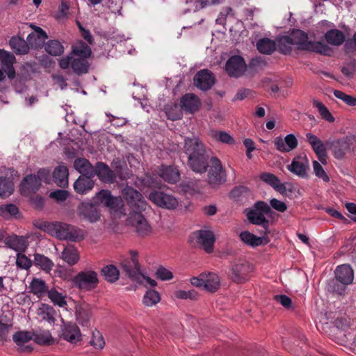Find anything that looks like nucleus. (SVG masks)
Listing matches in <instances>:
<instances>
[{
  "label": "nucleus",
  "mask_w": 356,
  "mask_h": 356,
  "mask_svg": "<svg viewBox=\"0 0 356 356\" xmlns=\"http://www.w3.org/2000/svg\"><path fill=\"white\" fill-rule=\"evenodd\" d=\"M326 42L333 46H340L346 41L344 33L337 29H332L325 33Z\"/></svg>",
  "instance_id": "58836bf2"
},
{
  "label": "nucleus",
  "mask_w": 356,
  "mask_h": 356,
  "mask_svg": "<svg viewBox=\"0 0 356 356\" xmlns=\"http://www.w3.org/2000/svg\"><path fill=\"white\" fill-rule=\"evenodd\" d=\"M0 216L5 220L19 219L22 217V213L17 205L8 203L0 205Z\"/></svg>",
  "instance_id": "4c0bfd02"
},
{
  "label": "nucleus",
  "mask_w": 356,
  "mask_h": 356,
  "mask_svg": "<svg viewBox=\"0 0 356 356\" xmlns=\"http://www.w3.org/2000/svg\"><path fill=\"white\" fill-rule=\"evenodd\" d=\"M44 47L45 51L52 56H60L64 53V47L58 40H49Z\"/></svg>",
  "instance_id": "49530a36"
},
{
  "label": "nucleus",
  "mask_w": 356,
  "mask_h": 356,
  "mask_svg": "<svg viewBox=\"0 0 356 356\" xmlns=\"http://www.w3.org/2000/svg\"><path fill=\"white\" fill-rule=\"evenodd\" d=\"M9 44L11 49L17 55H24L29 53L30 45L28 40H25L23 38L15 35L10 38Z\"/></svg>",
  "instance_id": "c85d7f7f"
},
{
  "label": "nucleus",
  "mask_w": 356,
  "mask_h": 356,
  "mask_svg": "<svg viewBox=\"0 0 356 356\" xmlns=\"http://www.w3.org/2000/svg\"><path fill=\"white\" fill-rule=\"evenodd\" d=\"M160 300L159 293L154 289L147 290L143 296V303L147 307L156 305Z\"/></svg>",
  "instance_id": "bf43d9fd"
},
{
  "label": "nucleus",
  "mask_w": 356,
  "mask_h": 356,
  "mask_svg": "<svg viewBox=\"0 0 356 356\" xmlns=\"http://www.w3.org/2000/svg\"><path fill=\"white\" fill-rule=\"evenodd\" d=\"M74 286L81 291H91L99 284V278L95 270H82L79 272L72 280Z\"/></svg>",
  "instance_id": "0eeeda50"
},
{
  "label": "nucleus",
  "mask_w": 356,
  "mask_h": 356,
  "mask_svg": "<svg viewBox=\"0 0 356 356\" xmlns=\"http://www.w3.org/2000/svg\"><path fill=\"white\" fill-rule=\"evenodd\" d=\"M122 195L127 204L134 209L140 212L146 208V202L144 200L142 194L132 186H127L122 190Z\"/></svg>",
  "instance_id": "f8f14e48"
},
{
  "label": "nucleus",
  "mask_w": 356,
  "mask_h": 356,
  "mask_svg": "<svg viewBox=\"0 0 356 356\" xmlns=\"http://www.w3.org/2000/svg\"><path fill=\"white\" fill-rule=\"evenodd\" d=\"M274 145L276 149L280 152H289L298 146V139L293 134L286 135L284 138L277 136L274 138Z\"/></svg>",
  "instance_id": "4be33fe9"
},
{
  "label": "nucleus",
  "mask_w": 356,
  "mask_h": 356,
  "mask_svg": "<svg viewBox=\"0 0 356 356\" xmlns=\"http://www.w3.org/2000/svg\"><path fill=\"white\" fill-rule=\"evenodd\" d=\"M246 68L244 58L241 56L234 55L227 60L225 70L229 76L238 78L244 74Z\"/></svg>",
  "instance_id": "ddd939ff"
},
{
  "label": "nucleus",
  "mask_w": 356,
  "mask_h": 356,
  "mask_svg": "<svg viewBox=\"0 0 356 356\" xmlns=\"http://www.w3.org/2000/svg\"><path fill=\"white\" fill-rule=\"evenodd\" d=\"M287 169L293 174L301 178H307V170H309V162L307 157L298 156L293 158Z\"/></svg>",
  "instance_id": "412c9836"
},
{
  "label": "nucleus",
  "mask_w": 356,
  "mask_h": 356,
  "mask_svg": "<svg viewBox=\"0 0 356 356\" xmlns=\"http://www.w3.org/2000/svg\"><path fill=\"white\" fill-rule=\"evenodd\" d=\"M243 213L250 224L262 227V229L259 231L260 234H269L270 233V221L265 215L273 218L275 212L273 211L272 207L267 202L258 200L252 207L246 208Z\"/></svg>",
  "instance_id": "f03ea898"
},
{
  "label": "nucleus",
  "mask_w": 356,
  "mask_h": 356,
  "mask_svg": "<svg viewBox=\"0 0 356 356\" xmlns=\"http://www.w3.org/2000/svg\"><path fill=\"white\" fill-rule=\"evenodd\" d=\"M334 95L339 99H341L343 102H344L347 105L350 106H356V97L347 95L345 92L335 90L334 91Z\"/></svg>",
  "instance_id": "338daca9"
},
{
  "label": "nucleus",
  "mask_w": 356,
  "mask_h": 356,
  "mask_svg": "<svg viewBox=\"0 0 356 356\" xmlns=\"http://www.w3.org/2000/svg\"><path fill=\"white\" fill-rule=\"evenodd\" d=\"M29 288L30 292L38 297L49 291L46 282L43 280L35 277L32 280Z\"/></svg>",
  "instance_id": "864d4df0"
},
{
  "label": "nucleus",
  "mask_w": 356,
  "mask_h": 356,
  "mask_svg": "<svg viewBox=\"0 0 356 356\" xmlns=\"http://www.w3.org/2000/svg\"><path fill=\"white\" fill-rule=\"evenodd\" d=\"M74 167L81 174L80 176L93 177L95 175V167L94 168L90 161L85 158L76 159L74 162Z\"/></svg>",
  "instance_id": "7c9ffc66"
},
{
  "label": "nucleus",
  "mask_w": 356,
  "mask_h": 356,
  "mask_svg": "<svg viewBox=\"0 0 356 356\" xmlns=\"http://www.w3.org/2000/svg\"><path fill=\"white\" fill-rule=\"evenodd\" d=\"M40 180L37 179L35 174L25 176L19 184V192L23 196L35 193L40 188Z\"/></svg>",
  "instance_id": "6ab92c4d"
},
{
  "label": "nucleus",
  "mask_w": 356,
  "mask_h": 356,
  "mask_svg": "<svg viewBox=\"0 0 356 356\" xmlns=\"http://www.w3.org/2000/svg\"><path fill=\"white\" fill-rule=\"evenodd\" d=\"M47 295L49 298L54 305H58L60 307H63L67 305L65 296H64L61 293L58 292L55 289L49 290Z\"/></svg>",
  "instance_id": "4d7b16f0"
},
{
  "label": "nucleus",
  "mask_w": 356,
  "mask_h": 356,
  "mask_svg": "<svg viewBox=\"0 0 356 356\" xmlns=\"http://www.w3.org/2000/svg\"><path fill=\"white\" fill-rule=\"evenodd\" d=\"M207 278L204 279V289L210 293L217 291L220 286L218 275L214 273H206Z\"/></svg>",
  "instance_id": "37998d69"
},
{
  "label": "nucleus",
  "mask_w": 356,
  "mask_h": 356,
  "mask_svg": "<svg viewBox=\"0 0 356 356\" xmlns=\"http://www.w3.org/2000/svg\"><path fill=\"white\" fill-rule=\"evenodd\" d=\"M130 222L135 227V232L139 236H148L152 232V227L145 218L138 211L131 215L129 218Z\"/></svg>",
  "instance_id": "a211bd4d"
},
{
  "label": "nucleus",
  "mask_w": 356,
  "mask_h": 356,
  "mask_svg": "<svg viewBox=\"0 0 356 356\" xmlns=\"http://www.w3.org/2000/svg\"><path fill=\"white\" fill-rule=\"evenodd\" d=\"M33 340V332L30 331H17L13 335V341L19 346Z\"/></svg>",
  "instance_id": "5fc2aeb1"
},
{
  "label": "nucleus",
  "mask_w": 356,
  "mask_h": 356,
  "mask_svg": "<svg viewBox=\"0 0 356 356\" xmlns=\"http://www.w3.org/2000/svg\"><path fill=\"white\" fill-rule=\"evenodd\" d=\"M62 258L68 264L74 265L79 259L78 250L74 245L67 246L62 252Z\"/></svg>",
  "instance_id": "3c124183"
},
{
  "label": "nucleus",
  "mask_w": 356,
  "mask_h": 356,
  "mask_svg": "<svg viewBox=\"0 0 356 356\" xmlns=\"http://www.w3.org/2000/svg\"><path fill=\"white\" fill-rule=\"evenodd\" d=\"M313 106L318 108V113L323 120L329 122H334V118L329 111L327 108L321 102H319L316 99H314Z\"/></svg>",
  "instance_id": "6e6d98bb"
},
{
  "label": "nucleus",
  "mask_w": 356,
  "mask_h": 356,
  "mask_svg": "<svg viewBox=\"0 0 356 356\" xmlns=\"http://www.w3.org/2000/svg\"><path fill=\"white\" fill-rule=\"evenodd\" d=\"M13 191L14 182L13 179L8 177H0V197H8L13 193Z\"/></svg>",
  "instance_id": "de8ad7c7"
},
{
  "label": "nucleus",
  "mask_w": 356,
  "mask_h": 356,
  "mask_svg": "<svg viewBox=\"0 0 356 356\" xmlns=\"http://www.w3.org/2000/svg\"><path fill=\"white\" fill-rule=\"evenodd\" d=\"M175 296L179 299H190L191 300H197L200 296L199 293L194 289H191L188 291L184 290H178L175 291Z\"/></svg>",
  "instance_id": "e2e57ef3"
},
{
  "label": "nucleus",
  "mask_w": 356,
  "mask_h": 356,
  "mask_svg": "<svg viewBox=\"0 0 356 356\" xmlns=\"http://www.w3.org/2000/svg\"><path fill=\"white\" fill-rule=\"evenodd\" d=\"M51 230L60 240L79 242L84 239V231L73 225L56 221L51 223Z\"/></svg>",
  "instance_id": "20e7f679"
},
{
  "label": "nucleus",
  "mask_w": 356,
  "mask_h": 356,
  "mask_svg": "<svg viewBox=\"0 0 356 356\" xmlns=\"http://www.w3.org/2000/svg\"><path fill=\"white\" fill-rule=\"evenodd\" d=\"M347 284L342 281L338 280L337 277L330 279L327 281L325 289L327 292L339 296H343L347 287Z\"/></svg>",
  "instance_id": "79ce46f5"
},
{
  "label": "nucleus",
  "mask_w": 356,
  "mask_h": 356,
  "mask_svg": "<svg viewBox=\"0 0 356 356\" xmlns=\"http://www.w3.org/2000/svg\"><path fill=\"white\" fill-rule=\"evenodd\" d=\"M216 82L213 73L208 69L198 71L193 77V84L200 90L207 91Z\"/></svg>",
  "instance_id": "2eb2a0df"
},
{
  "label": "nucleus",
  "mask_w": 356,
  "mask_h": 356,
  "mask_svg": "<svg viewBox=\"0 0 356 356\" xmlns=\"http://www.w3.org/2000/svg\"><path fill=\"white\" fill-rule=\"evenodd\" d=\"M211 161L207 171V181L212 188H216L226 183L227 175L225 168L217 156H212Z\"/></svg>",
  "instance_id": "39448f33"
},
{
  "label": "nucleus",
  "mask_w": 356,
  "mask_h": 356,
  "mask_svg": "<svg viewBox=\"0 0 356 356\" xmlns=\"http://www.w3.org/2000/svg\"><path fill=\"white\" fill-rule=\"evenodd\" d=\"M345 64L346 65L341 67V71L344 76L352 79L356 72V59L353 58Z\"/></svg>",
  "instance_id": "0e129e2a"
},
{
  "label": "nucleus",
  "mask_w": 356,
  "mask_h": 356,
  "mask_svg": "<svg viewBox=\"0 0 356 356\" xmlns=\"http://www.w3.org/2000/svg\"><path fill=\"white\" fill-rule=\"evenodd\" d=\"M184 151L188 155L187 165L194 172H207L211 156L205 145L198 137L184 138Z\"/></svg>",
  "instance_id": "f257e3e1"
},
{
  "label": "nucleus",
  "mask_w": 356,
  "mask_h": 356,
  "mask_svg": "<svg viewBox=\"0 0 356 356\" xmlns=\"http://www.w3.org/2000/svg\"><path fill=\"white\" fill-rule=\"evenodd\" d=\"M0 62L1 67L6 73L9 79L15 77L16 72L13 64L16 62V58L11 52L0 49Z\"/></svg>",
  "instance_id": "5701e85b"
},
{
  "label": "nucleus",
  "mask_w": 356,
  "mask_h": 356,
  "mask_svg": "<svg viewBox=\"0 0 356 356\" xmlns=\"http://www.w3.org/2000/svg\"><path fill=\"white\" fill-rule=\"evenodd\" d=\"M101 275L109 283H115L119 280L120 270L113 264H108L101 269Z\"/></svg>",
  "instance_id": "c03bdc74"
},
{
  "label": "nucleus",
  "mask_w": 356,
  "mask_h": 356,
  "mask_svg": "<svg viewBox=\"0 0 356 356\" xmlns=\"http://www.w3.org/2000/svg\"><path fill=\"white\" fill-rule=\"evenodd\" d=\"M334 276L344 284H350L354 279V271L349 264L338 266L334 270Z\"/></svg>",
  "instance_id": "cd10ccee"
},
{
  "label": "nucleus",
  "mask_w": 356,
  "mask_h": 356,
  "mask_svg": "<svg viewBox=\"0 0 356 356\" xmlns=\"http://www.w3.org/2000/svg\"><path fill=\"white\" fill-rule=\"evenodd\" d=\"M87 58H73L71 61V68L73 72L79 76L89 72L90 63Z\"/></svg>",
  "instance_id": "ea45409f"
},
{
  "label": "nucleus",
  "mask_w": 356,
  "mask_h": 356,
  "mask_svg": "<svg viewBox=\"0 0 356 356\" xmlns=\"http://www.w3.org/2000/svg\"><path fill=\"white\" fill-rule=\"evenodd\" d=\"M92 178L88 176H79L74 183V191L81 195L88 193L95 186Z\"/></svg>",
  "instance_id": "2f4dec72"
},
{
  "label": "nucleus",
  "mask_w": 356,
  "mask_h": 356,
  "mask_svg": "<svg viewBox=\"0 0 356 356\" xmlns=\"http://www.w3.org/2000/svg\"><path fill=\"white\" fill-rule=\"evenodd\" d=\"M15 264L18 268L29 270L33 265V261L23 252H20L17 254Z\"/></svg>",
  "instance_id": "680f3d73"
},
{
  "label": "nucleus",
  "mask_w": 356,
  "mask_h": 356,
  "mask_svg": "<svg viewBox=\"0 0 356 356\" xmlns=\"http://www.w3.org/2000/svg\"><path fill=\"white\" fill-rule=\"evenodd\" d=\"M289 38L293 45H296V49L300 51L316 52L321 55L330 56L333 51L327 45L321 42H312L308 40V35L305 31L292 29L289 31Z\"/></svg>",
  "instance_id": "7ed1b4c3"
},
{
  "label": "nucleus",
  "mask_w": 356,
  "mask_h": 356,
  "mask_svg": "<svg viewBox=\"0 0 356 356\" xmlns=\"http://www.w3.org/2000/svg\"><path fill=\"white\" fill-rule=\"evenodd\" d=\"M98 206L92 202H81L76 209L77 216L81 220L94 223L100 220L101 211Z\"/></svg>",
  "instance_id": "9d476101"
},
{
  "label": "nucleus",
  "mask_w": 356,
  "mask_h": 356,
  "mask_svg": "<svg viewBox=\"0 0 356 356\" xmlns=\"http://www.w3.org/2000/svg\"><path fill=\"white\" fill-rule=\"evenodd\" d=\"M259 179L281 193H285L286 190L284 184H282L279 178L274 174L270 172H262L259 175Z\"/></svg>",
  "instance_id": "e433bc0d"
},
{
  "label": "nucleus",
  "mask_w": 356,
  "mask_h": 356,
  "mask_svg": "<svg viewBox=\"0 0 356 356\" xmlns=\"http://www.w3.org/2000/svg\"><path fill=\"white\" fill-rule=\"evenodd\" d=\"M307 142L311 145L312 149L316 154L318 160L322 164H327V145L318 138L316 135L312 133L306 134Z\"/></svg>",
  "instance_id": "f3484780"
},
{
  "label": "nucleus",
  "mask_w": 356,
  "mask_h": 356,
  "mask_svg": "<svg viewBox=\"0 0 356 356\" xmlns=\"http://www.w3.org/2000/svg\"><path fill=\"white\" fill-rule=\"evenodd\" d=\"M33 341L40 346H51L55 342L49 330L33 332Z\"/></svg>",
  "instance_id": "603ef678"
},
{
  "label": "nucleus",
  "mask_w": 356,
  "mask_h": 356,
  "mask_svg": "<svg viewBox=\"0 0 356 356\" xmlns=\"http://www.w3.org/2000/svg\"><path fill=\"white\" fill-rule=\"evenodd\" d=\"M92 202L97 206L103 204L115 212L118 211L123 206L122 200L120 197H114L110 191L104 189L96 193L92 198Z\"/></svg>",
  "instance_id": "1a4fd4ad"
},
{
  "label": "nucleus",
  "mask_w": 356,
  "mask_h": 356,
  "mask_svg": "<svg viewBox=\"0 0 356 356\" xmlns=\"http://www.w3.org/2000/svg\"><path fill=\"white\" fill-rule=\"evenodd\" d=\"M6 245L17 252H24L28 248L29 243L25 237L13 234L6 237L4 240Z\"/></svg>",
  "instance_id": "bb28decb"
},
{
  "label": "nucleus",
  "mask_w": 356,
  "mask_h": 356,
  "mask_svg": "<svg viewBox=\"0 0 356 356\" xmlns=\"http://www.w3.org/2000/svg\"><path fill=\"white\" fill-rule=\"evenodd\" d=\"M159 176L170 184H176L180 179L179 170L171 165H161L159 170Z\"/></svg>",
  "instance_id": "c756f323"
},
{
  "label": "nucleus",
  "mask_w": 356,
  "mask_h": 356,
  "mask_svg": "<svg viewBox=\"0 0 356 356\" xmlns=\"http://www.w3.org/2000/svg\"><path fill=\"white\" fill-rule=\"evenodd\" d=\"M76 319L82 326L88 327L90 325V318L91 316L90 310L88 307H76Z\"/></svg>",
  "instance_id": "8fccbe9b"
},
{
  "label": "nucleus",
  "mask_w": 356,
  "mask_h": 356,
  "mask_svg": "<svg viewBox=\"0 0 356 356\" xmlns=\"http://www.w3.org/2000/svg\"><path fill=\"white\" fill-rule=\"evenodd\" d=\"M201 105L200 98L193 93L183 95L180 100V106L186 113H194L199 110Z\"/></svg>",
  "instance_id": "a878e982"
},
{
  "label": "nucleus",
  "mask_w": 356,
  "mask_h": 356,
  "mask_svg": "<svg viewBox=\"0 0 356 356\" xmlns=\"http://www.w3.org/2000/svg\"><path fill=\"white\" fill-rule=\"evenodd\" d=\"M60 337L71 343H76L81 340V334L75 323H64L61 326Z\"/></svg>",
  "instance_id": "aec40b11"
},
{
  "label": "nucleus",
  "mask_w": 356,
  "mask_h": 356,
  "mask_svg": "<svg viewBox=\"0 0 356 356\" xmlns=\"http://www.w3.org/2000/svg\"><path fill=\"white\" fill-rule=\"evenodd\" d=\"M70 54L72 56H77V58H88L92 54V50L87 43L79 40L72 45V50Z\"/></svg>",
  "instance_id": "c9c22d12"
},
{
  "label": "nucleus",
  "mask_w": 356,
  "mask_h": 356,
  "mask_svg": "<svg viewBox=\"0 0 356 356\" xmlns=\"http://www.w3.org/2000/svg\"><path fill=\"white\" fill-rule=\"evenodd\" d=\"M31 27L35 31L28 35V43L31 48H42L44 45L45 40L47 39L48 35L42 28L35 25H31Z\"/></svg>",
  "instance_id": "b1692460"
},
{
  "label": "nucleus",
  "mask_w": 356,
  "mask_h": 356,
  "mask_svg": "<svg viewBox=\"0 0 356 356\" xmlns=\"http://www.w3.org/2000/svg\"><path fill=\"white\" fill-rule=\"evenodd\" d=\"M212 137L216 140L225 144H234V138L228 133L222 131H214L212 132Z\"/></svg>",
  "instance_id": "052dcab7"
},
{
  "label": "nucleus",
  "mask_w": 356,
  "mask_h": 356,
  "mask_svg": "<svg viewBox=\"0 0 356 356\" xmlns=\"http://www.w3.org/2000/svg\"><path fill=\"white\" fill-rule=\"evenodd\" d=\"M129 254L131 257L122 260L120 266L122 273H124L130 280L141 284L142 272L138 261V252L131 250L129 251Z\"/></svg>",
  "instance_id": "423d86ee"
},
{
  "label": "nucleus",
  "mask_w": 356,
  "mask_h": 356,
  "mask_svg": "<svg viewBox=\"0 0 356 356\" xmlns=\"http://www.w3.org/2000/svg\"><path fill=\"white\" fill-rule=\"evenodd\" d=\"M195 237L197 244H199L207 253L213 252V245L216 241V237L211 230H197L193 233Z\"/></svg>",
  "instance_id": "dca6fc26"
},
{
  "label": "nucleus",
  "mask_w": 356,
  "mask_h": 356,
  "mask_svg": "<svg viewBox=\"0 0 356 356\" xmlns=\"http://www.w3.org/2000/svg\"><path fill=\"white\" fill-rule=\"evenodd\" d=\"M148 198L156 206L163 209H175L178 206V201L174 196L163 191L153 190L149 193Z\"/></svg>",
  "instance_id": "9b49d317"
},
{
  "label": "nucleus",
  "mask_w": 356,
  "mask_h": 356,
  "mask_svg": "<svg viewBox=\"0 0 356 356\" xmlns=\"http://www.w3.org/2000/svg\"><path fill=\"white\" fill-rule=\"evenodd\" d=\"M252 270L249 262L235 263L230 267V279L235 283H244L248 280V274Z\"/></svg>",
  "instance_id": "4468645a"
},
{
  "label": "nucleus",
  "mask_w": 356,
  "mask_h": 356,
  "mask_svg": "<svg viewBox=\"0 0 356 356\" xmlns=\"http://www.w3.org/2000/svg\"><path fill=\"white\" fill-rule=\"evenodd\" d=\"M95 175L104 182L113 183L115 180V175L107 164L98 161L95 165Z\"/></svg>",
  "instance_id": "72a5a7b5"
},
{
  "label": "nucleus",
  "mask_w": 356,
  "mask_h": 356,
  "mask_svg": "<svg viewBox=\"0 0 356 356\" xmlns=\"http://www.w3.org/2000/svg\"><path fill=\"white\" fill-rule=\"evenodd\" d=\"M165 113L168 119L175 121L182 118L183 114L177 104L168 105L165 107Z\"/></svg>",
  "instance_id": "13d9d810"
},
{
  "label": "nucleus",
  "mask_w": 356,
  "mask_h": 356,
  "mask_svg": "<svg viewBox=\"0 0 356 356\" xmlns=\"http://www.w3.org/2000/svg\"><path fill=\"white\" fill-rule=\"evenodd\" d=\"M355 140L353 136H346L334 140H326V145L336 159L341 160L350 150V146Z\"/></svg>",
  "instance_id": "6e6552de"
},
{
  "label": "nucleus",
  "mask_w": 356,
  "mask_h": 356,
  "mask_svg": "<svg viewBox=\"0 0 356 356\" xmlns=\"http://www.w3.org/2000/svg\"><path fill=\"white\" fill-rule=\"evenodd\" d=\"M334 325L339 330L347 333L345 337L350 336L352 331L356 330V323L354 320H351L348 316H341L337 318L334 321Z\"/></svg>",
  "instance_id": "f704fd0d"
},
{
  "label": "nucleus",
  "mask_w": 356,
  "mask_h": 356,
  "mask_svg": "<svg viewBox=\"0 0 356 356\" xmlns=\"http://www.w3.org/2000/svg\"><path fill=\"white\" fill-rule=\"evenodd\" d=\"M276 49L284 55H289L292 51L293 44L289 36L277 35L275 38Z\"/></svg>",
  "instance_id": "a19ab883"
},
{
  "label": "nucleus",
  "mask_w": 356,
  "mask_h": 356,
  "mask_svg": "<svg viewBox=\"0 0 356 356\" xmlns=\"http://www.w3.org/2000/svg\"><path fill=\"white\" fill-rule=\"evenodd\" d=\"M68 169L65 165L56 167L52 172L54 181L60 188H65L68 186Z\"/></svg>",
  "instance_id": "473e14b6"
},
{
  "label": "nucleus",
  "mask_w": 356,
  "mask_h": 356,
  "mask_svg": "<svg viewBox=\"0 0 356 356\" xmlns=\"http://www.w3.org/2000/svg\"><path fill=\"white\" fill-rule=\"evenodd\" d=\"M257 50L263 54L270 55L276 50L275 40L268 38L260 39L257 43Z\"/></svg>",
  "instance_id": "a18cd8bd"
},
{
  "label": "nucleus",
  "mask_w": 356,
  "mask_h": 356,
  "mask_svg": "<svg viewBox=\"0 0 356 356\" xmlns=\"http://www.w3.org/2000/svg\"><path fill=\"white\" fill-rule=\"evenodd\" d=\"M33 264L35 266L39 267L41 270L47 273L50 272L54 266L53 261L50 259L39 253L34 254V260Z\"/></svg>",
  "instance_id": "09e8293b"
},
{
  "label": "nucleus",
  "mask_w": 356,
  "mask_h": 356,
  "mask_svg": "<svg viewBox=\"0 0 356 356\" xmlns=\"http://www.w3.org/2000/svg\"><path fill=\"white\" fill-rule=\"evenodd\" d=\"M90 343L96 349H102L105 345L103 336L97 330L92 332V336Z\"/></svg>",
  "instance_id": "774afa93"
},
{
  "label": "nucleus",
  "mask_w": 356,
  "mask_h": 356,
  "mask_svg": "<svg viewBox=\"0 0 356 356\" xmlns=\"http://www.w3.org/2000/svg\"><path fill=\"white\" fill-rule=\"evenodd\" d=\"M42 314L43 316V319L49 321V323H54L55 321L54 316L56 314V311L53 307L43 303L42 305Z\"/></svg>",
  "instance_id": "69168bd1"
},
{
  "label": "nucleus",
  "mask_w": 356,
  "mask_h": 356,
  "mask_svg": "<svg viewBox=\"0 0 356 356\" xmlns=\"http://www.w3.org/2000/svg\"><path fill=\"white\" fill-rule=\"evenodd\" d=\"M261 235V236H257L249 231H243L241 232L239 237L245 244L255 248L261 245H266L270 242L268 234Z\"/></svg>",
  "instance_id": "393cba45"
}]
</instances>
